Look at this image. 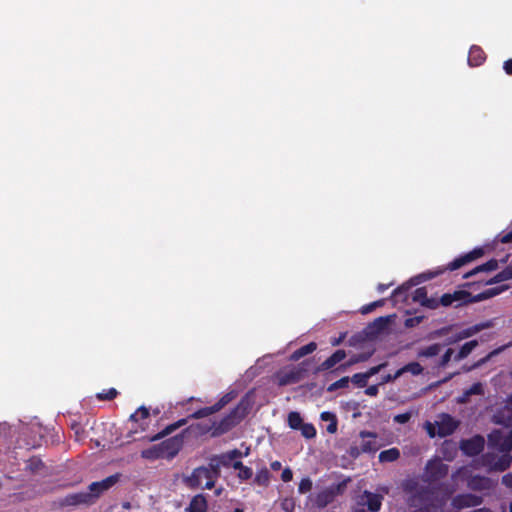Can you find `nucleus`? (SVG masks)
Returning <instances> with one entry per match:
<instances>
[{
    "mask_svg": "<svg viewBox=\"0 0 512 512\" xmlns=\"http://www.w3.org/2000/svg\"><path fill=\"white\" fill-rule=\"evenodd\" d=\"M374 351L366 352V353H360L357 355H354L346 364L340 365V367L337 368V370L344 371L348 366L353 365L355 363L359 362H365L367 361L372 355Z\"/></svg>",
    "mask_w": 512,
    "mask_h": 512,
    "instance_id": "c756f323",
    "label": "nucleus"
},
{
    "mask_svg": "<svg viewBox=\"0 0 512 512\" xmlns=\"http://www.w3.org/2000/svg\"><path fill=\"white\" fill-rule=\"evenodd\" d=\"M343 486L344 484H337L321 490L315 495L313 499V504L317 508H325L327 505L331 504L335 500L338 494L341 493Z\"/></svg>",
    "mask_w": 512,
    "mask_h": 512,
    "instance_id": "9d476101",
    "label": "nucleus"
},
{
    "mask_svg": "<svg viewBox=\"0 0 512 512\" xmlns=\"http://www.w3.org/2000/svg\"><path fill=\"white\" fill-rule=\"evenodd\" d=\"M484 250L481 247L475 248L472 251L455 258L452 262H450L443 270L435 271V272H426L419 274L415 277H412L407 283L402 284L397 287L391 294L390 299L394 302V304L398 303H408L410 297V290L413 286H416L424 281L430 280L444 270L454 271L459 269L460 267L480 258L483 256Z\"/></svg>",
    "mask_w": 512,
    "mask_h": 512,
    "instance_id": "f257e3e1",
    "label": "nucleus"
},
{
    "mask_svg": "<svg viewBox=\"0 0 512 512\" xmlns=\"http://www.w3.org/2000/svg\"><path fill=\"white\" fill-rule=\"evenodd\" d=\"M222 467H230L232 465V459H230L227 452L216 456Z\"/></svg>",
    "mask_w": 512,
    "mask_h": 512,
    "instance_id": "6e6d98bb",
    "label": "nucleus"
},
{
    "mask_svg": "<svg viewBox=\"0 0 512 512\" xmlns=\"http://www.w3.org/2000/svg\"><path fill=\"white\" fill-rule=\"evenodd\" d=\"M208 502L204 494H197L192 497L185 512H207Z\"/></svg>",
    "mask_w": 512,
    "mask_h": 512,
    "instance_id": "aec40b11",
    "label": "nucleus"
},
{
    "mask_svg": "<svg viewBox=\"0 0 512 512\" xmlns=\"http://www.w3.org/2000/svg\"><path fill=\"white\" fill-rule=\"evenodd\" d=\"M184 435L178 434L159 443L163 459L172 460L182 449Z\"/></svg>",
    "mask_w": 512,
    "mask_h": 512,
    "instance_id": "1a4fd4ad",
    "label": "nucleus"
},
{
    "mask_svg": "<svg viewBox=\"0 0 512 512\" xmlns=\"http://www.w3.org/2000/svg\"><path fill=\"white\" fill-rule=\"evenodd\" d=\"M309 360H305L297 366L284 369L276 374V380L279 386L296 384L303 380L308 373Z\"/></svg>",
    "mask_w": 512,
    "mask_h": 512,
    "instance_id": "20e7f679",
    "label": "nucleus"
},
{
    "mask_svg": "<svg viewBox=\"0 0 512 512\" xmlns=\"http://www.w3.org/2000/svg\"><path fill=\"white\" fill-rule=\"evenodd\" d=\"M423 306L429 309H437L441 305L440 298L427 297L426 301L423 302Z\"/></svg>",
    "mask_w": 512,
    "mask_h": 512,
    "instance_id": "603ef678",
    "label": "nucleus"
},
{
    "mask_svg": "<svg viewBox=\"0 0 512 512\" xmlns=\"http://www.w3.org/2000/svg\"><path fill=\"white\" fill-rule=\"evenodd\" d=\"M486 59V54L479 46L473 45L468 54V63L470 66H480Z\"/></svg>",
    "mask_w": 512,
    "mask_h": 512,
    "instance_id": "412c9836",
    "label": "nucleus"
},
{
    "mask_svg": "<svg viewBox=\"0 0 512 512\" xmlns=\"http://www.w3.org/2000/svg\"><path fill=\"white\" fill-rule=\"evenodd\" d=\"M498 268V262L495 259H490L486 263L479 265L472 269L471 271L465 273L463 275V278L467 279L469 277H472L480 272H488V271H494Z\"/></svg>",
    "mask_w": 512,
    "mask_h": 512,
    "instance_id": "393cba45",
    "label": "nucleus"
},
{
    "mask_svg": "<svg viewBox=\"0 0 512 512\" xmlns=\"http://www.w3.org/2000/svg\"><path fill=\"white\" fill-rule=\"evenodd\" d=\"M383 496L365 490L356 499V505L352 512H379L382 506Z\"/></svg>",
    "mask_w": 512,
    "mask_h": 512,
    "instance_id": "423d86ee",
    "label": "nucleus"
},
{
    "mask_svg": "<svg viewBox=\"0 0 512 512\" xmlns=\"http://www.w3.org/2000/svg\"><path fill=\"white\" fill-rule=\"evenodd\" d=\"M399 370L401 372V376L406 372H410L413 375H419L422 373L423 367L418 362H410Z\"/></svg>",
    "mask_w": 512,
    "mask_h": 512,
    "instance_id": "e433bc0d",
    "label": "nucleus"
},
{
    "mask_svg": "<svg viewBox=\"0 0 512 512\" xmlns=\"http://www.w3.org/2000/svg\"><path fill=\"white\" fill-rule=\"evenodd\" d=\"M316 349H317V344L315 342H310V343H308V344H306L304 346H301L297 350H295L290 355V360L291 361H298L301 358H303L304 356L313 353Z\"/></svg>",
    "mask_w": 512,
    "mask_h": 512,
    "instance_id": "a878e982",
    "label": "nucleus"
},
{
    "mask_svg": "<svg viewBox=\"0 0 512 512\" xmlns=\"http://www.w3.org/2000/svg\"><path fill=\"white\" fill-rule=\"evenodd\" d=\"M251 406L247 398H242L240 402L220 421H214L211 426L203 428V432L211 431L212 437L222 436L234 427H236L249 413Z\"/></svg>",
    "mask_w": 512,
    "mask_h": 512,
    "instance_id": "f03ea898",
    "label": "nucleus"
},
{
    "mask_svg": "<svg viewBox=\"0 0 512 512\" xmlns=\"http://www.w3.org/2000/svg\"><path fill=\"white\" fill-rule=\"evenodd\" d=\"M301 431V434L306 439H312L316 436V429L311 423H303L301 427L298 429Z\"/></svg>",
    "mask_w": 512,
    "mask_h": 512,
    "instance_id": "a19ab883",
    "label": "nucleus"
},
{
    "mask_svg": "<svg viewBox=\"0 0 512 512\" xmlns=\"http://www.w3.org/2000/svg\"><path fill=\"white\" fill-rule=\"evenodd\" d=\"M237 396V392L232 390L224 394L213 406L216 411L219 412L226 405H228L231 401H233Z\"/></svg>",
    "mask_w": 512,
    "mask_h": 512,
    "instance_id": "7c9ffc66",
    "label": "nucleus"
},
{
    "mask_svg": "<svg viewBox=\"0 0 512 512\" xmlns=\"http://www.w3.org/2000/svg\"><path fill=\"white\" fill-rule=\"evenodd\" d=\"M400 457V452L397 448H390L384 451H381L379 454L380 462H393L396 461Z\"/></svg>",
    "mask_w": 512,
    "mask_h": 512,
    "instance_id": "c85d7f7f",
    "label": "nucleus"
},
{
    "mask_svg": "<svg viewBox=\"0 0 512 512\" xmlns=\"http://www.w3.org/2000/svg\"><path fill=\"white\" fill-rule=\"evenodd\" d=\"M483 503V497L471 493L458 494L452 498L451 505L457 510L477 507Z\"/></svg>",
    "mask_w": 512,
    "mask_h": 512,
    "instance_id": "4468645a",
    "label": "nucleus"
},
{
    "mask_svg": "<svg viewBox=\"0 0 512 512\" xmlns=\"http://www.w3.org/2000/svg\"><path fill=\"white\" fill-rule=\"evenodd\" d=\"M270 481V472L266 467H263L261 470H259L256 473V476L254 478V482L263 487H267L269 485Z\"/></svg>",
    "mask_w": 512,
    "mask_h": 512,
    "instance_id": "473e14b6",
    "label": "nucleus"
},
{
    "mask_svg": "<svg viewBox=\"0 0 512 512\" xmlns=\"http://www.w3.org/2000/svg\"><path fill=\"white\" fill-rule=\"evenodd\" d=\"M347 354L345 350L338 349L336 350L330 357H328L325 361H323L320 365H318L314 369V374H318L323 371H327L335 367L338 363L343 361L346 358Z\"/></svg>",
    "mask_w": 512,
    "mask_h": 512,
    "instance_id": "f3484780",
    "label": "nucleus"
},
{
    "mask_svg": "<svg viewBox=\"0 0 512 512\" xmlns=\"http://www.w3.org/2000/svg\"><path fill=\"white\" fill-rule=\"evenodd\" d=\"M505 289H507V286L489 288L477 295H472L466 290H456L453 293L443 294L440 297V302L443 307L454 305L455 308H458L492 298L503 292Z\"/></svg>",
    "mask_w": 512,
    "mask_h": 512,
    "instance_id": "7ed1b4c3",
    "label": "nucleus"
},
{
    "mask_svg": "<svg viewBox=\"0 0 512 512\" xmlns=\"http://www.w3.org/2000/svg\"><path fill=\"white\" fill-rule=\"evenodd\" d=\"M454 355V349L448 348L439 359L437 367L445 368L451 361L452 357H454Z\"/></svg>",
    "mask_w": 512,
    "mask_h": 512,
    "instance_id": "c03bdc74",
    "label": "nucleus"
},
{
    "mask_svg": "<svg viewBox=\"0 0 512 512\" xmlns=\"http://www.w3.org/2000/svg\"><path fill=\"white\" fill-rule=\"evenodd\" d=\"M293 478V472L290 468H285L283 471H282V474H281V479L282 481L284 482H289L291 481Z\"/></svg>",
    "mask_w": 512,
    "mask_h": 512,
    "instance_id": "680f3d73",
    "label": "nucleus"
},
{
    "mask_svg": "<svg viewBox=\"0 0 512 512\" xmlns=\"http://www.w3.org/2000/svg\"><path fill=\"white\" fill-rule=\"evenodd\" d=\"M186 423H187V418L179 419L178 421H176V422L166 426L159 433H157L154 436H152L150 438V441H158V440H160V439L170 435L171 433H173L174 431H176L180 427L184 426Z\"/></svg>",
    "mask_w": 512,
    "mask_h": 512,
    "instance_id": "4be33fe9",
    "label": "nucleus"
},
{
    "mask_svg": "<svg viewBox=\"0 0 512 512\" xmlns=\"http://www.w3.org/2000/svg\"><path fill=\"white\" fill-rule=\"evenodd\" d=\"M303 424L302 417L298 412H290L288 415V425L293 430H298Z\"/></svg>",
    "mask_w": 512,
    "mask_h": 512,
    "instance_id": "c9c22d12",
    "label": "nucleus"
},
{
    "mask_svg": "<svg viewBox=\"0 0 512 512\" xmlns=\"http://www.w3.org/2000/svg\"><path fill=\"white\" fill-rule=\"evenodd\" d=\"M385 304V299H380L372 303L366 304L361 307L360 312L362 314H368L374 311L377 307H381Z\"/></svg>",
    "mask_w": 512,
    "mask_h": 512,
    "instance_id": "a18cd8bd",
    "label": "nucleus"
},
{
    "mask_svg": "<svg viewBox=\"0 0 512 512\" xmlns=\"http://www.w3.org/2000/svg\"><path fill=\"white\" fill-rule=\"evenodd\" d=\"M458 424L450 414H441L439 421H436L437 435L442 438L453 434L458 428Z\"/></svg>",
    "mask_w": 512,
    "mask_h": 512,
    "instance_id": "2eb2a0df",
    "label": "nucleus"
},
{
    "mask_svg": "<svg viewBox=\"0 0 512 512\" xmlns=\"http://www.w3.org/2000/svg\"><path fill=\"white\" fill-rule=\"evenodd\" d=\"M350 378L348 376L342 377L341 379L331 383L327 387L328 392H335L338 389H344L349 386Z\"/></svg>",
    "mask_w": 512,
    "mask_h": 512,
    "instance_id": "4c0bfd02",
    "label": "nucleus"
},
{
    "mask_svg": "<svg viewBox=\"0 0 512 512\" xmlns=\"http://www.w3.org/2000/svg\"><path fill=\"white\" fill-rule=\"evenodd\" d=\"M120 475L114 474L106 477L101 481L92 482L88 486L87 494L92 496L93 504L99 499V497L111 487H113L119 481Z\"/></svg>",
    "mask_w": 512,
    "mask_h": 512,
    "instance_id": "6e6552de",
    "label": "nucleus"
},
{
    "mask_svg": "<svg viewBox=\"0 0 512 512\" xmlns=\"http://www.w3.org/2000/svg\"><path fill=\"white\" fill-rule=\"evenodd\" d=\"M55 504L58 508L65 507H89L93 505L92 496L87 494L86 491L70 493L65 495L64 497L59 498Z\"/></svg>",
    "mask_w": 512,
    "mask_h": 512,
    "instance_id": "0eeeda50",
    "label": "nucleus"
},
{
    "mask_svg": "<svg viewBox=\"0 0 512 512\" xmlns=\"http://www.w3.org/2000/svg\"><path fill=\"white\" fill-rule=\"evenodd\" d=\"M462 340H464V339L462 337L461 332L459 331V332H456V333L448 336L446 338V341H445L444 345H453V344H456V343H458V342H460Z\"/></svg>",
    "mask_w": 512,
    "mask_h": 512,
    "instance_id": "5fc2aeb1",
    "label": "nucleus"
},
{
    "mask_svg": "<svg viewBox=\"0 0 512 512\" xmlns=\"http://www.w3.org/2000/svg\"><path fill=\"white\" fill-rule=\"evenodd\" d=\"M500 457L494 454L487 453L483 455V462L488 465L492 470L503 472L507 470L512 463V456L510 452H502Z\"/></svg>",
    "mask_w": 512,
    "mask_h": 512,
    "instance_id": "9b49d317",
    "label": "nucleus"
},
{
    "mask_svg": "<svg viewBox=\"0 0 512 512\" xmlns=\"http://www.w3.org/2000/svg\"><path fill=\"white\" fill-rule=\"evenodd\" d=\"M141 457L147 460L163 459V453L161 452L160 445H153L147 449L142 450Z\"/></svg>",
    "mask_w": 512,
    "mask_h": 512,
    "instance_id": "bb28decb",
    "label": "nucleus"
},
{
    "mask_svg": "<svg viewBox=\"0 0 512 512\" xmlns=\"http://www.w3.org/2000/svg\"><path fill=\"white\" fill-rule=\"evenodd\" d=\"M484 448L483 437L477 435L473 438L463 440L461 443L462 451L468 456L478 455Z\"/></svg>",
    "mask_w": 512,
    "mask_h": 512,
    "instance_id": "dca6fc26",
    "label": "nucleus"
},
{
    "mask_svg": "<svg viewBox=\"0 0 512 512\" xmlns=\"http://www.w3.org/2000/svg\"><path fill=\"white\" fill-rule=\"evenodd\" d=\"M468 487L473 491L490 490L493 487L492 480L486 476L474 475L468 482Z\"/></svg>",
    "mask_w": 512,
    "mask_h": 512,
    "instance_id": "6ab92c4d",
    "label": "nucleus"
},
{
    "mask_svg": "<svg viewBox=\"0 0 512 512\" xmlns=\"http://www.w3.org/2000/svg\"><path fill=\"white\" fill-rule=\"evenodd\" d=\"M452 328H453V326H452V325L442 327V328H440V329L435 330V331L432 333V336H433V337H442V336H446V335H448V334L451 332Z\"/></svg>",
    "mask_w": 512,
    "mask_h": 512,
    "instance_id": "13d9d810",
    "label": "nucleus"
},
{
    "mask_svg": "<svg viewBox=\"0 0 512 512\" xmlns=\"http://www.w3.org/2000/svg\"><path fill=\"white\" fill-rule=\"evenodd\" d=\"M484 393L483 385L480 382L474 383L469 389H467L468 395H482Z\"/></svg>",
    "mask_w": 512,
    "mask_h": 512,
    "instance_id": "3c124183",
    "label": "nucleus"
},
{
    "mask_svg": "<svg viewBox=\"0 0 512 512\" xmlns=\"http://www.w3.org/2000/svg\"><path fill=\"white\" fill-rule=\"evenodd\" d=\"M360 437L363 439L360 449L362 453H374L378 450L376 434L369 431H361Z\"/></svg>",
    "mask_w": 512,
    "mask_h": 512,
    "instance_id": "a211bd4d",
    "label": "nucleus"
},
{
    "mask_svg": "<svg viewBox=\"0 0 512 512\" xmlns=\"http://www.w3.org/2000/svg\"><path fill=\"white\" fill-rule=\"evenodd\" d=\"M45 467L43 461L38 457H32L27 461V469L32 473L39 472Z\"/></svg>",
    "mask_w": 512,
    "mask_h": 512,
    "instance_id": "58836bf2",
    "label": "nucleus"
},
{
    "mask_svg": "<svg viewBox=\"0 0 512 512\" xmlns=\"http://www.w3.org/2000/svg\"><path fill=\"white\" fill-rule=\"evenodd\" d=\"M294 502L292 500H288L286 499L283 503H282V509L286 512H293L294 511Z\"/></svg>",
    "mask_w": 512,
    "mask_h": 512,
    "instance_id": "69168bd1",
    "label": "nucleus"
},
{
    "mask_svg": "<svg viewBox=\"0 0 512 512\" xmlns=\"http://www.w3.org/2000/svg\"><path fill=\"white\" fill-rule=\"evenodd\" d=\"M507 273L508 272H507L506 268H504L501 272L496 274L493 278H491L490 280L486 281L485 283L486 284H495V283H499V282H502V281L510 280V278H509Z\"/></svg>",
    "mask_w": 512,
    "mask_h": 512,
    "instance_id": "49530a36",
    "label": "nucleus"
},
{
    "mask_svg": "<svg viewBox=\"0 0 512 512\" xmlns=\"http://www.w3.org/2000/svg\"><path fill=\"white\" fill-rule=\"evenodd\" d=\"M425 428H426V431L428 433V435L433 438L437 435V431L435 430V425L432 424L431 422H426L425 424Z\"/></svg>",
    "mask_w": 512,
    "mask_h": 512,
    "instance_id": "338daca9",
    "label": "nucleus"
},
{
    "mask_svg": "<svg viewBox=\"0 0 512 512\" xmlns=\"http://www.w3.org/2000/svg\"><path fill=\"white\" fill-rule=\"evenodd\" d=\"M206 469L210 472V474L213 476V478L215 480H217L219 477H220V473H221V464L219 463V460L217 459L216 456H213L208 465L205 466Z\"/></svg>",
    "mask_w": 512,
    "mask_h": 512,
    "instance_id": "72a5a7b5",
    "label": "nucleus"
},
{
    "mask_svg": "<svg viewBox=\"0 0 512 512\" xmlns=\"http://www.w3.org/2000/svg\"><path fill=\"white\" fill-rule=\"evenodd\" d=\"M497 239L499 242L504 243V244L512 243V230L505 234L498 235Z\"/></svg>",
    "mask_w": 512,
    "mask_h": 512,
    "instance_id": "bf43d9fd",
    "label": "nucleus"
},
{
    "mask_svg": "<svg viewBox=\"0 0 512 512\" xmlns=\"http://www.w3.org/2000/svg\"><path fill=\"white\" fill-rule=\"evenodd\" d=\"M488 445L500 452H510L512 450V440L508 435H504L500 429H495L488 435Z\"/></svg>",
    "mask_w": 512,
    "mask_h": 512,
    "instance_id": "ddd939ff",
    "label": "nucleus"
},
{
    "mask_svg": "<svg viewBox=\"0 0 512 512\" xmlns=\"http://www.w3.org/2000/svg\"><path fill=\"white\" fill-rule=\"evenodd\" d=\"M387 322H388V319H387V318H385V317H379V318H377V319L374 321L373 326H376V327H377V329H378V330H380V329H383V328L386 326Z\"/></svg>",
    "mask_w": 512,
    "mask_h": 512,
    "instance_id": "0e129e2a",
    "label": "nucleus"
},
{
    "mask_svg": "<svg viewBox=\"0 0 512 512\" xmlns=\"http://www.w3.org/2000/svg\"><path fill=\"white\" fill-rule=\"evenodd\" d=\"M379 393V385H370L366 387L365 394L368 396H376Z\"/></svg>",
    "mask_w": 512,
    "mask_h": 512,
    "instance_id": "e2e57ef3",
    "label": "nucleus"
},
{
    "mask_svg": "<svg viewBox=\"0 0 512 512\" xmlns=\"http://www.w3.org/2000/svg\"><path fill=\"white\" fill-rule=\"evenodd\" d=\"M411 416L412 415L410 412L397 414L394 416V422L399 423V424H405V423L409 422V420L411 419Z\"/></svg>",
    "mask_w": 512,
    "mask_h": 512,
    "instance_id": "4d7b16f0",
    "label": "nucleus"
},
{
    "mask_svg": "<svg viewBox=\"0 0 512 512\" xmlns=\"http://www.w3.org/2000/svg\"><path fill=\"white\" fill-rule=\"evenodd\" d=\"M442 346V344L435 343L427 347H424L418 352V356L424 358L434 357L440 353Z\"/></svg>",
    "mask_w": 512,
    "mask_h": 512,
    "instance_id": "cd10ccee",
    "label": "nucleus"
},
{
    "mask_svg": "<svg viewBox=\"0 0 512 512\" xmlns=\"http://www.w3.org/2000/svg\"><path fill=\"white\" fill-rule=\"evenodd\" d=\"M448 465L441 460H432L426 464L425 476L428 482H436L445 478L448 474Z\"/></svg>",
    "mask_w": 512,
    "mask_h": 512,
    "instance_id": "f8f14e48",
    "label": "nucleus"
},
{
    "mask_svg": "<svg viewBox=\"0 0 512 512\" xmlns=\"http://www.w3.org/2000/svg\"><path fill=\"white\" fill-rule=\"evenodd\" d=\"M312 489V481L310 478H303L298 486V491L301 494L307 493Z\"/></svg>",
    "mask_w": 512,
    "mask_h": 512,
    "instance_id": "09e8293b",
    "label": "nucleus"
},
{
    "mask_svg": "<svg viewBox=\"0 0 512 512\" xmlns=\"http://www.w3.org/2000/svg\"><path fill=\"white\" fill-rule=\"evenodd\" d=\"M401 376V372L398 369L394 374H386L381 377V381L378 385H383L389 382H393Z\"/></svg>",
    "mask_w": 512,
    "mask_h": 512,
    "instance_id": "8fccbe9b",
    "label": "nucleus"
},
{
    "mask_svg": "<svg viewBox=\"0 0 512 512\" xmlns=\"http://www.w3.org/2000/svg\"><path fill=\"white\" fill-rule=\"evenodd\" d=\"M214 413H217V411H216L215 407L212 405V406H209V407H203V408H200V409L196 410L188 418H191V419H201V418L210 416V415H212Z\"/></svg>",
    "mask_w": 512,
    "mask_h": 512,
    "instance_id": "f704fd0d",
    "label": "nucleus"
},
{
    "mask_svg": "<svg viewBox=\"0 0 512 512\" xmlns=\"http://www.w3.org/2000/svg\"><path fill=\"white\" fill-rule=\"evenodd\" d=\"M368 380L369 378L367 377V375L364 373H356L354 374L350 381L356 385L357 387L359 388H364L367 386V383H368Z\"/></svg>",
    "mask_w": 512,
    "mask_h": 512,
    "instance_id": "79ce46f5",
    "label": "nucleus"
},
{
    "mask_svg": "<svg viewBox=\"0 0 512 512\" xmlns=\"http://www.w3.org/2000/svg\"><path fill=\"white\" fill-rule=\"evenodd\" d=\"M477 340H471L468 342H465L458 350V352L454 355L453 360L455 362H460L467 358L472 351L478 346Z\"/></svg>",
    "mask_w": 512,
    "mask_h": 512,
    "instance_id": "5701e85b",
    "label": "nucleus"
},
{
    "mask_svg": "<svg viewBox=\"0 0 512 512\" xmlns=\"http://www.w3.org/2000/svg\"><path fill=\"white\" fill-rule=\"evenodd\" d=\"M411 297H412L413 302L420 303L423 306V302H425L428 297L426 288L420 287V288L415 289L412 292Z\"/></svg>",
    "mask_w": 512,
    "mask_h": 512,
    "instance_id": "ea45409f",
    "label": "nucleus"
},
{
    "mask_svg": "<svg viewBox=\"0 0 512 512\" xmlns=\"http://www.w3.org/2000/svg\"><path fill=\"white\" fill-rule=\"evenodd\" d=\"M508 347V345H503L499 348H496L494 349L493 351L489 352L485 357L479 359L478 361H476L475 363H473L471 365V368H480L481 366H483L484 364H486L491 358H493L494 356L500 354L502 351L505 350V348Z\"/></svg>",
    "mask_w": 512,
    "mask_h": 512,
    "instance_id": "2f4dec72",
    "label": "nucleus"
},
{
    "mask_svg": "<svg viewBox=\"0 0 512 512\" xmlns=\"http://www.w3.org/2000/svg\"><path fill=\"white\" fill-rule=\"evenodd\" d=\"M118 395V391L115 388H109L108 390H103L102 392L97 394V399L101 401H110L116 398Z\"/></svg>",
    "mask_w": 512,
    "mask_h": 512,
    "instance_id": "37998d69",
    "label": "nucleus"
},
{
    "mask_svg": "<svg viewBox=\"0 0 512 512\" xmlns=\"http://www.w3.org/2000/svg\"><path fill=\"white\" fill-rule=\"evenodd\" d=\"M388 365L387 362H383V363H380L379 365L377 366H373L371 368H369L365 374L367 375L368 378L378 374L381 370H383L384 368H386Z\"/></svg>",
    "mask_w": 512,
    "mask_h": 512,
    "instance_id": "864d4df0",
    "label": "nucleus"
},
{
    "mask_svg": "<svg viewBox=\"0 0 512 512\" xmlns=\"http://www.w3.org/2000/svg\"><path fill=\"white\" fill-rule=\"evenodd\" d=\"M492 325H493L492 321L488 320V321L481 322V323L472 325L470 327H467V328L461 330L460 332L462 334L463 339H467V338H470V337L476 335L477 333H479L480 331H482L484 329H488V328L492 327Z\"/></svg>",
    "mask_w": 512,
    "mask_h": 512,
    "instance_id": "b1692460",
    "label": "nucleus"
},
{
    "mask_svg": "<svg viewBox=\"0 0 512 512\" xmlns=\"http://www.w3.org/2000/svg\"><path fill=\"white\" fill-rule=\"evenodd\" d=\"M215 483L216 480L205 466L195 468L191 475L185 479V484L191 489L202 487L203 489L211 490L214 488Z\"/></svg>",
    "mask_w": 512,
    "mask_h": 512,
    "instance_id": "39448f33",
    "label": "nucleus"
},
{
    "mask_svg": "<svg viewBox=\"0 0 512 512\" xmlns=\"http://www.w3.org/2000/svg\"><path fill=\"white\" fill-rule=\"evenodd\" d=\"M337 427H338V421H337V417H335L334 419H332L328 426L326 427V430L328 433L330 434H334L337 432Z\"/></svg>",
    "mask_w": 512,
    "mask_h": 512,
    "instance_id": "052dcab7",
    "label": "nucleus"
},
{
    "mask_svg": "<svg viewBox=\"0 0 512 512\" xmlns=\"http://www.w3.org/2000/svg\"><path fill=\"white\" fill-rule=\"evenodd\" d=\"M502 484L512 489V473H508L502 477Z\"/></svg>",
    "mask_w": 512,
    "mask_h": 512,
    "instance_id": "774afa93",
    "label": "nucleus"
},
{
    "mask_svg": "<svg viewBox=\"0 0 512 512\" xmlns=\"http://www.w3.org/2000/svg\"><path fill=\"white\" fill-rule=\"evenodd\" d=\"M253 476V470L248 467V466H245L243 468H241L239 471H238V474H237V477L240 481H247L249 479H251Z\"/></svg>",
    "mask_w": 512,
    "mask_h": 512,
    "instance_id": "de8ad7c7",
    "label": "nucleus"
}]
</instances>
